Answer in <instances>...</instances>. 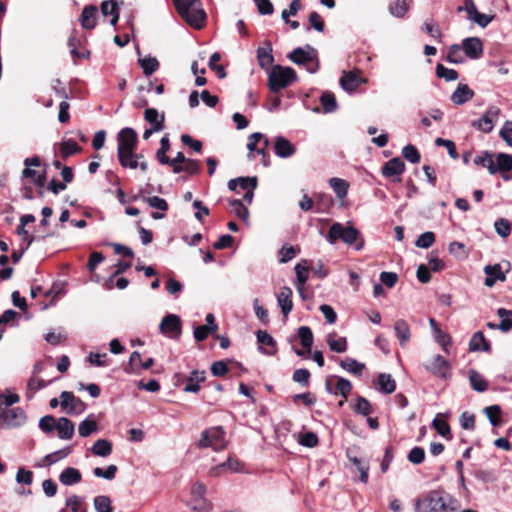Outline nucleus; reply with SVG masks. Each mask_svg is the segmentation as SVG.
<instances>
[{
    "instance_id": "37998d69",
    "label": "nucleus",
    "mask_w": 512,
    "mask_h": 512,
    "mask_svg": "<svg viewBox=\"0 0 512 512\" xmlns=\"http://www.w3.org/2000/svg\"><path fill=\"white\" fill-rule=\"evenodd\" d=\"M329 184L338 198L343 199L347 195L349 184L345 180L340 178H331L329 180Z\"/></svg>"
},
{
    "instance_id": "20e7f679",
    "label": "nucleus",
    "mask_w": 512,
    "mask_h": 512,
    "mask_svg": "<svg viewBox=\"0 0 512 512\" xmlns=\"http://www.w3.org/2000/svg\"><path fill=\"white\" fill-rule=\"evenodd\" d=\"M225 430L221 426L210 427L200 434L197 443L198 448H212L214 451H222L227 446Z\"/></svg>"
},
{
    "instance_id": "e433bc0d",
    "label": "nucleus",
    "mask_w": 512,
    "mask_h": 512,
    "mask_svg": "<svg viewBox=\"0 0 512 512\" xmlns=\"http://www.w3.org/2000/svg\"><path fill=\"white\" fill-rule=\"evenodd\" d=\"M95 456L107 457L112 453V444L106 439H98L91 447Z\"/></svg>"
},
{
    "instance_id": "603ef678",
    "label": "nucleus",
    "mask_w": 512,
    "mask_h": 512,
    "mask_svg": "<svg viewBox=\"0 0 512 512\" xmlns=\"http://www.w3.org/2000/svg\"><path fill=\"white\" fill-rule=\"evenodd\" d=\"M225 470H229L231 472H238L241 470V464L238 461V459L229 457L226 462H223L222 464L216 466L215 468H213L212 471L215 474H218V472Z\"/></svg>"
},
{
    "instance_id": "c85d7f7f",
    "label": "nucleus",
    "mask_w": 512,
    "mask_h": 512,
    "mask_svg": "<svg viewBox=\"0 0 512 512\" xmlns=\"http://www.w3.org/2000/svg\"><path fill=\"white\" fill-rule=\"evenodd\" d=\"M412 4L413 0H394L389 5V12L396 18H403Z\"/></svg>"
},
{
    "instance_id": "4d7b16f0",
    "label": "nucleus",
    "mask_w": 512,
    "mask_h": 512,
    "mask_svg": "<svg viewBox=\"0 0 512 512\" xmlns=\"http://www.w3.org/2000/svg\"><path fill=\"white\" fill-rule=\"evenodd\" d=\"M70 453H71V448L66 447V448L60 449L58 451H55L53 453L47 454L43 460L46 462L47 465L50 466V465L58 462L59 460L66 458Z\"/></svg>"
},
{
    "instance_id": "f257e3e1",
    "label": "nucleus",
    "mask_w": 512,
    "mask_h": 512,
    "mask_svg": "<svg viewBox=\"0 0 512 512\" xmlns=\"http://www.w3.org/2000/svg\"><path fill=\"white\" fill-rule=\"evenodd\" d=\"M20 397L15 393L0 394V429H13L22 426L26 413L20 407H12Z\"/></svg>"
},
{
    "instance_id": "a19ab883",
    "label": "nucleus",
    "mask_w": 512,
    "mask_h": 512,
    "mask_svg": "<svg viewBox=\"0 0 512 512\" xmlns=\"http://www.w3.org/2000/svg\"><path fill=\"white\" fill-rule=\"evenodd\" d=\"M497 315L502 319L498 324V329L502 332H508L512 329V311L505 308H499Z\"/></svg>"
},
{
    "instance_id": "5701e85b",
    "label": "nucleus",
    "mask_w": 512,
    "mask_h": 512,
    "mask_svg": "<svg viewBox=\"0 0 512 512\" xmlns=\"http://www.w3.org/2000/svg\"><path fill=\"white\" fill-rule=\"evenodd\" d=\"M82 474L79 469L74 467H66L59 475V481L64 486H73L80 483Z\"/></svg>"
},
{
    "instance_id": "58836bf2",
    "label": "nucleus",
    "mask_w": 512,
    "mask_h": 512,
    "mask_svg": "<svg viewBox=\"0 0 512 512\" xmlns=\"http://www.w3.org/2000/svg\"><path fill=\"white\" fill-rule=\"evenodd\" d=\"M339 364L344 370L357 376L361 375L365 369V365L363 363L349 357L341 360Z\"/></svg>"
},
{
    "instance_id": "de8ad7c7",
    "label": "nucleus",
    "mask_w": 512,
    "mask_h": 512,
    "mask_svg": "<svg viewBox=\"0 0 512 512\" xmlns=\"http://www.w3.org/2000/svg\"><path fill=\"white\" fill-rule=\"evenodd\" d=\"M170 149V142L168 135L162 137L160 141V148L156 152V158L161 164H167L170 162V158L166 155L168 150Z\"/></svg>"
},
{
    "instance_id": "b1692460",
    "label": "nucleus",
    "mask_w": 512,
    "mask_h": 512,
    "mask_svg": "<svg viewBox=\"0 0 512 512\" xmlns=\"http://www.w3.org/2000/svg\"><path fill=\"white\" fill-rule=\"evenodd\" d=\"M394 331L401 347H405L411 338V330L408 323L398 319L394 324Z\"/></svg>"
},
{
    "instance_id": "2f4dec72",
    "label": "nucleus",
    "mask_w": 512,
    "mask_h": 512,
    "mask_svg": "<svg viewBox=\"0 0 512 512\" xmlns=\"http://www.w3.org/2000/svg\"><path fill=\"white\" fill-rule=\"evenodd\" d=\"M446 415L447 414L442 413L437 414V416L433 419L431 425L439 435H441L445 439L450 440L452 438L450 426L444 419H442Z\"/></svg>"
},
{
    "instance_id": "8fccbe9b",
    "label": "nucleus",
    "mask_w": 512,
    "mask_h": 512,
    "mask_svg": "<svg viewBox=\"0 0 512 512\" xmlns=\"http://www.w3.org/2000/svg\"><path fill=\"white\" fill-rule=\"evenodd\" d=\"M324 112L331 113L337 108L335 95L329 91L324 92L320 98Z\"/></svg>"
},
{
    "instance_id": "6ab92c4d",
    "label": "nucleus",
    "mask_w": 512,
    "mask_h": 512,
    "mask_svg": "<svg viewBox=\"0 0 512 512\" xmlns=\"http://www.w3.org/2000/svg\"><path fill=\"white\" fill-rule=\"evenodd\" d=\"M140 197L150 207L161 211V212H152L151 213V217L153 219L158 220V219L164 218L165 215H164L163 212L168 210V203H167V201L165 199L160 198L158 196H149V197L140 196Z\"/></svg>"
},
{
    "instance_id": "423d86ee",
    "label": "nucleus",
    "mask_w": 512,
    "mask_h": 512,
    "mask_svg": "<svg viewBox=\"0 0 512 512\" xmlns=\"http://www.w3.org/2000/svg\"><path fill=\"white\" fill-rule=\"evenodd\" d=\"M288 57L293 63L305 66L310 73H315L319 68L317 51L310 45L295 48Z\"/></svg>"
},
{
    "instance_id": "a878e982",
    "label": "nucleus",
    "mask_w": 512,
    "mask_h": 512,
    "mask_svg": "<svg viewBox=\"0 0 512 512\" xmlns=\"http://www.w3.org/2000/svg\"><path fill=\"white\" fill-rule=\"evenodd\" d=\"M473 96L474 92L468 87V85L459 84L451 95V101L457 105H462L471 100Z\"/></svg>"
},
{
    "instance_id": "3c124183",
    "label": "nucleus",
    "mask_w": 512,
    "mask_h": 512,
    "mask_svg": "<svg viewBox=\"0 0 512 512\" xmlns=\"http://www.w3.org/2000/svg\"><path fill=\"white\" fill-rule=\"evenodd\" d=\"M298 337L301 341V344L308 351L311 350V346L313 344V333L311 329L307 326H301L298 328Z\"/></svg>"
},
{
    "instance_id": "412c9836",
    "label": "nucleus",
    "mask_w": 512,
    "mask_h": 512,
    "mask_svg": "<svg viewBox=\"0 0 512 512\" xmlns=\"http://www.w3.org/2000/svg\"><path fill=\"white\" fill-rule=\"evenodd\" d=\"M98 17V9L94 5H87L83 8L80 23L82 28L90 30L95 28Z\"/></svg>"
},
{
    "instance_id": "6e6d98bb",
    "label": "nucleus",
    "mask_w": 512,
    "mask_h": 512,
    "mask_svg": "<svg viewBox=\"0 0 512 512\" xmlns=\"http://www.w3.org/2000/svg\"><path fill=\"white\" fill-rule=\"evenodd\" d=\"M65 505L71 512H86L83 499L78 495L69 496L65 501Z\"/></svg>"
},
{
    "instance_id": "bf43d9fd",
    "label": "nucleus",
    "mask_w": 512,
    "mask_h": 512,
    "mask_svg": "<svg viewBox=\"0 0 512 512\" xmlns=\"http://www.w3.org/2000/svg\"><path fill=\"white\" fill-rule=\"evenodd\" d=\"M44 387H46V383L44 380L36 379V378L29 379V381L27 383V391H26L27 399H32L34 397L35 393Z\"/></svg>"
},
{
    "instance_id": "7c9ffc66",
    "label": "nucleus",
    "mask_w": 512,
    "mask_h": 512,
    "mask_svg": "<svg viewBox=\"0 0 512 512\" xmlns=\"http://www.w3.org/2000/svg\"><path fill=\"white\" fill-rule=\"evenodd\" d=\"M101 12L103 16H111L110 24L115 26L119 19V9L115 0H105L101 3Z\"/></svg>"
},
{
    "instance_id": "c756f323",
    "label": "nucleus",
    "mask_w": 512,
    "mask_h": 512,
    "mask_svg": "<svg viewBox=\"0 0 512 512\" xmlns=\"http://www.w3.org/2000/svg\"><path fill=\"white\" fill-rule=\"evenodd\" d=\"M248 191L249 189H255L257 187L256 177H239L228 181V188L232 191H236L237 187Z\"/></svg>"
},
{
    "instance_id": "4468645a",
    "label": "nucleus",
    "mask_w": 512,
    "mask_h": 512,
    "mask_svg": "<svg viewBox=\"0 0 512 512\" xmlns=\"http://www.w3.org/2000/svg\"><path fill=\"white\" fill-rule=\"evenodd\" d=\"M60 399L61 407L67 414H81L86 408L84 402L75 397L72 392L63 391Z\"/></svg>"
},
{
    "instance_id": "c9c22d12",
    "label": "nucleus",
    "mask_w": 512,
    "mask_h": 512,
    "mask_svg": "<svg viewBox=\"0 0 512 512\" xmlns=\"http://www.w3.org/2000/svg\"><path fill=\"white\" fill-rule=\"evenodd\" d=\"M257 59L260 67L263 69L267 70L272 65L274 58L270 44L267 47H259L257 49Z\"/></svg>"
},
{
    "instance_id": "13d9d810",
    "label": "nucleus",
    "mask_w": 512,
    "mask_h": 512,
    "mask_svg": "<svg viewBox=\"0 0 512 512\" xmlns=\"http://www.w3.org/2000/svg\"><path fill=\"white\" fill-rule=\"evenodd\" d=\"M117 470H118L117 466L114 464H111L106 469H102L100 467L94 468L93 474H94V476H96L98 478L112 480L115 478Z\"/></svg>"
},
{
    "instance_id": "5fc2aeb1",
    "label": "nucleus",
    "mask_w": 512,
    "mask_h": 512,
    "mask_svg": "<svg viewBox=\"0 0 512 512\" xmlns=\"http://www.w3.org/2000/svg\"><path fill=\"white\" fill-rule=\"evenodd\" d=\"M94 508L97 512H113L112 502L108 496L100 495L94 498Z\"/></svg>"
},
{
    "instance_id": "a18cd8bd",
    "label": "nucleus",
    "mask_w": 512,
    "mask_h": 512,
    "mask_svg": "<svg viewBox=\"0 0 512 512\" xmlns=\"http://www.w3.org/2000/svg\"><path fill=\"white\" fill-rule=\"evenodd\" d=\"M98 430V425L95 420L92 419H84L78 427V433L81 437L86 438L90 436L92 433Z\"/></svg>"
},
{
    "instance_id": "ea45409f",
    "label": "nucleus",
    "mask_w": 512,
    "mask_h": 512,
    "mask_svg": "<svg viewBox=\"0 0 512 512\" xmlns=\"http://www.w3.org/2000/svg\"><path fill=\"white\" fill-rule=\"evenodd\" d=\"M327 344L329 348L336 353H343L347 350V341L345 337L336 338L334 334L327 336Z\"/></svg>"
},
{
    "instance_id": "f8f14e48",
    "label": "nucleus",
    "mask_w": 512,
    "mask_h": 512,
    "mask_svg": "<svg viewBox=\"0 0 512 512\" xmlns=\"http://www.w3.org/2000/svg\"><path fill=\"white\" fill-rule=\"evenodd\" d=\"M191 27L201 29L206 23V13L201 1L187 9V13H178Z\"/></svg>"
},
{
    "instance_id": "ddd939ff",
    "label": "nucleus",
    "mask_w": 512,
    "mask_h": 512,
    "mask_svg": "<svg viewBox=\"0 0 512 512\" xmlns=\"http://www.w3.org/2000/svg\"><path fill=\"white\" fill-rule=\"evenodd\" d=\"M425 369L441 379H448L451 375L449 362L439 354L434 355L432 359L425 364Z\"/></svg>"
},
{
    "instance_id": "6e6552de",
    "label": "nucleus",
    "mask_w": 512,
    "mask_h": 512,
    "mask_svg": "<svg viewBox=\"0 0 512 512\" xmlns=\"http://www.w3.org/2000/svg\"><path fill=\"white\" fill-rule=\"evenodd\" d=\"M207 492L206 486L202 483H195L191 488V499L189 506L195 512H209L212 504L205 497Z\"/></svg>"
},
{
    "instance_id": "a211bd4d",
    "label": "nucleus",
    "mask_w": 512,
    "mask_h": 512,
    "mask_svg": "<svg viewBox=\"0 0 512 512\" xmlns=\"http://www.w3.org/2000/svg\"><path fill=\"white\" fill-rule=\"evenodd\" d=\"M274 152L280 158H289L295 154L296 148L287 138L277 136L274 140Z\"/></svg>"
},
{
    "instance_id": "49530a36",
    "label": "nucleus",
    "mask_w": 512,
    "mask_h": 512,
    "mask_svg": "<svg viewBox=\"0 0 512 512\" xmlns=\"http://www.w3.org/2000/svg\"><path fill=\"white\" fill-rule=\"evenodd\" d=\"M309 265L307 261H302L295 266L296 286L305 285L308 280Z\"/></svg>"
},
{
    "instance_id": "09e8293b",
    "label": "nucleus",
    "mask_w": 512,
    "mask_h": 512,
    "mask_svg": "<svg viewBox=\"0 0 512 512\" xmlns=\"http://www.w3.org/2000/svg\"><path fill=\"white\" fill-rule=\"evenodd\" d=\"M229 205L231 206L235 215L243 220L247 221L249 218V211L246 206L243 204L242 200L234 199L229 201Z\"/></svg>"
},
{
    "instance_id": "9d476101",
    "label": "nucleus",
    "mask_w": 512,
    "mask_h": 512,
    "mask_svg": "<svg viewBox=\"0 0 512 512\" xmlns=\"http://www.w3.org/2000/svg\"><path fill=\"white\" fill-rule=\"evenodd\" d=\"M160 332L170 338L178 340L182 334V322L178 315L168 314L160 322Z\"/></svg>"
},
{
    "instance_id": "cd10ccee",
    "label": "nucleus",
    "mask_w": 512,
    "mask_h": 512,
    "mask_svg": "<svg viewBox=\"0 0 512 512\" xmlns=\"http://www.w3.org/2000/svg\"><path fill=\"white\" fill-rule=\"evenodd\" d=\"M205 378V371H192L183 390L189 393H197L200 390V383L203 382Z\"/></svg>"
},
{
    "instance_id": "e2e57ef3",
    "label": "nucleus",
    "mask_w": 512,
    "mask_h": 512,
    "mask_svg": "<svg viewBox=\"0 0 512 512\" xmlns=\"http://www.w3.org/2000/svg\"><path fill=\"white\" fill-rule=\"evenodd\" d=\"M221 55L218 52L213 53L209 59V68L216 72L219 78H224L226 76L225 69L222 65H218L217 62L220 61Z\"/></svg>"
},
{
    "instance_id": "774afa93",
    "label": "nucleus",
    "mask_w": 512,
    "mask_h": 512,
    "mask_svg": "<svg viewBox=\"0 0 512 512\" xmlns=\"http://www.w3.org/2000/svg\"><path fill=\"white\" fill-rule=\"evenodd\" d=\"M57 421L51 415L42 417L39 421V427L44 433H51L56 429Z\"/></svg>"
},
{
    "instance_id": "052dcab7",
    "label": "nucleus",
    "mask_w": 512,
    "mask_h": 512,
    "mask_svg": "<svg viewBox=\"0 0 512 512\" xmlns=\"http://www.w3.org/2000/svg\"><path fill=\"white\" fill-rule=\"evenodd\" d=\"M436 75L439 78H444L446 81H455L458 79V72L456 70L446 68L442 64L436 66Z\"/></svg>"
},
{
    "instance_id": "79ce46f5",
    "label": "nucleus",
    "mask_w": 512,
    "mask_h": 512,
    "mask_svg": "<svg viewBox=\"0 0 512 512\" xmlns=\"http://www.w3.org/2000/svg\"><path fill=\"white\" fill-rule=\"evenodd\" d=\"M138 62L146 76L152 75L159 68V62L155 57L139 58Z\"/></svg>"
},
{
    "instance_id": "338daca9",
    "label": "nucleus",
    "mask_w": 512,
    "mask_h": 512,
    "mask_svg": "<svg viewBox=\"0 0 512 512\" xmlns=\"http://www.w3.org/2000/svg\"><path fill=\"white\" fill-rule=\"evenodd\" d=\"M407 459L409 462H411L412 464L414 465H419L421 464L424 459H425V451L423 448L421 447H413L408 455H407Z\"/></svg>"
},
{
    "instance_id": "864d4df0",
    "label": "nucleus",
    "mask_w": 512,
    "mask_h": 512,
    "mask_svg": "<svg viewBox=\"0 0 512 512\" xmlns=\"http://www.w3.org/2000/svg\"><path fill=\"white\" fill-rule=\"evenodd\" d=\"M81 147L72 139L64 140L60 146L61 155L67 158L73 154L78 153Z\"/></svg>"
},
{
    "instance_id": "680f3d73",
    "label": "nucleus",
    "mask_w": 512,
    "mask_h": 512,
    "mask_svg": "<svg viewBox=\"0 0 512 512\" xmlns=\"http://www.w3.org/2000/svg\"><path fill=\"white\" fill-rule=\"evenodd\" d=\"M403 157L409 162L416 164L420 162L421 156L414 145L408 144L402 149Z\"/></svg>"
},
{
    "instance_id": "7ed1b4c3",
    "label": "nucleus",
    "mask_w": 512,
    "mask_h": 512,
    "mask_svg": "<svg viewBox=\"0 0 512 512\" xmlns=\"http://www.w3.org/2000/svg\"><path fill=\"white\" fill-rule=\"evenodd\" d=\"M117 153L120 164L124 168H138V161L134 159L133 151L137 144V133L130 127L123 128L117 135Z\"/></svg>"
},
{
    "instance_id": "0eeeda50",
    "label": "nucleus",
    "mask_w": 512,
    "mask_h": 512,
    "mask_svg": "<svg viewBox=\"0 0 512 512\" xmlns=\"http://www.w3.org/2000/svg\"><path fill=\"white\" fill-rule=\"evenodd\" d=\"M359 231L353 226H344L339 222H335L329 229L326 240L330 244H335L338 240H342L345 244L351 245L356 242Z\"/></svg>"
},
{
    "instance_id": "69168bd1",
    "label": "nucleus",
    "mask_w": 512,
    "mask_h": 512,
    "mask_svg": "<svg viewBox=\"0 0 512 512\" xmlns=\"http://www.w3.org/2000/svg\"><path fill=\"white\" fill-rule=\"evenodd\" d=\"M354 410L358 414L368 416L372 413V406L366 398L359 396L357 398Z\"/></svg>"
},
{
    "instance_id": "4c0bfd02",
    "label": "nucleus",
    "mask_w": 512,
    "mask_h": 512,
    "mask_svg": "<svg viewBox=\"0 0 512 512\" xmlns=\"http://www.w3.org/2000/svg\"><path fill=\"white\" fill-rule=\"evenodd\" d=\"M379 391L385 394H391L396 389L395 380L390 374L381 373L378 377Z\"/></svg>"
},
{
    "instance_id": "2eb2a0df",
    "label": "nucleus",
    "mask_w": 512,
    "mask_h": 512,
    "mask_svg": "<svg viewBox=\"0 0 512 512\" xmlns=\"http://www.w3.org/2000/svg\"><path fill=\"white\" fill-rule=\"evenodd\" d=\"M405 171V163L399 158L395 157L385 162L382 166L381 172L386 178H393L394 182L399 183L401 181L400 175Z\"/></svg>"
},
{
    "instance_id": "bb28decb",
    "label": "nucleus",
    "mask_w": 512,
    "mask_h": 512,
    "mask_svg": "<svg viewBox=\"0 0 512 512\" xmlns=\"http://www.w3.org/2000/svg\"><path fill=\"white\" fill-rule=\"evenodd\" d=\"M144 119L153 127V130H163L165 116L155 108H147L144 112Z\"/></svg>"
},
{
    "instance_id": "f3484780",
    "label": "nucleus",
    "mask_w": 512,
    "mask_h": 512,
    "mask_svg": "<svg viewBox=\"0 0 512 512\" xmlns=\"http://www.w3.org/2000/svg\"><path fill=\"white\" fill-rule=\"evenodd\" d=\"M465 55L471 59H478L483 54V44L478 37H468L462 42Z\"/></svg>"
},
{
    "instance_id": "1a4fd4ad",
    "label": "nucleus",
    "mask_w": 512,
    "mask_h": 512,
    "mask_svg": "<svg viewBox=\"0 0 512 512\" xmlns=\"http://www.w3.org/2000/svg\"><path fill=\"white\" fill-rule=\"evenodd\" d=\"M500 114L501 110L499 107L490 105L481 118L472 122V126L483 133H490Z\"/></svg>"
},
{
    "instance_id": "39448f33",
    "label": "nucleus",
    "mask_w": 512,
    "mask_h": 512,
    "mask_svg": "<svg viewBox=\"0 0 512 512\" xmlns=\"http://www.w3.org/2000/svg\"><path fill=\"white\" fill-rule=\"evenodd\" d=\"M295 79L296 73L292 68L275 65L269 73L268 86L276 93L289 86Z\"/></svg>"
},
{
    "instance_id": "f03ea898",
    "label": "nucleus",
    "mask_w": 512,
    "mask_h": 512,
    "mask_svg": "<svg viewBox=\"0 0 512 512\" xmlns=\"http://www.w3.org/2000/svg\"><path fill=\"white\" fill-rule=\"evenodd\" d=\"M417 512H456L458 501L438 490L419 497L415 504Z\"/></svg>"
},
{
    "instance_id": "393cba45",
    "label": "nucleus",
    "mask_w": 512,
    "mask_h": 512,
    "mask_svg": "<svg viewBox=\"0 0 512 512\" xmlns=\"http://www.w3.org/2000/svg\"><path fill=\"white\" fill-rule=\"evenodd\" d=\"M56 430L60 439L69 440L74 435L75 426L68 418L61 417L57 420Z\"/></svg>"
},
{
    "instance_id": "9b49d317",
    "label": "nucleus",
    "mask_w": 512,
    "mask_h": 512,
    "mask_svg": "<svg viewBox=\"0 0 512 512\" xmlns=\"http://www.w3.org/2000/svg\"><path fill=\"white\" fill-rule=\"evenodd\" d=\"M465 11L467 14V19L476 23L481 28H485L489 25V23L494 19V15H487L480 13L473 0H464V6H459L457 8L458 12Z\"/></svg>"
},
{
    "instance_id": "f704fd0d",
    "label": "nucleus",
    "mask_w": 512,
    "mask_h": 512,
    "mask_svg": "<svg viewBox=\"0 0 512 512\" xmlns=\"http://www.w3.org/2000/svg\"><path fill=\"white\" fill-rule=\"evenodd\" d=\"M336 386L335 390H332L329 382H326V389L329 393L334 394H340L344 398H347L348 394L350 393L352 386L349 380L343 378V377H336Z\"/></svg>"
},
{
    "instance_id": "c03bdc74",
    "label": "nucleus",
    "mask_w": 512,
    "mask_h": 512,
    "mask_svg": "<svg viewBox=\"0 0 512 512\" xmlns=\"http://www.w3.org/2000/svg\"><path fill=\"white\" fill-rule=\"evenodd\" d=\"M469 380L472 388L477 392H484L487 389V382L482 377L481 374H479L475 370L469 371Z\"/></svg>"
},
{
    "instance_id": "dca6fc26",
    "label": "nucleus",
    "mask_w": 512,
    "mask_h": 512,
    "mask_svg": "<svg viewBox=\"0 0 512 512\" xmlns=\"http://www.w3.org/2000/svg\"><path fill=\"white\" fill-rule=\"evenodd\" d=\"M496 173L499 172L503 180L512 179V155L498 153L495 160Z\"/></svg>"
},
{
    "instance_id": "473e14b6",
    "label": "nucleus",
    "mask_w": 512,
    "mask_h": 512,
    "mask_svg": "<svg viewBox=\"0 0 512 512\" xmlns=\"http://www.w3.org/2000/svg\"><path fill=\"white\" fill-rule=\"evenodd\" d=\"M491 345L484 337L483 332L477 331L469 342L470 351H490Z\"/></svg>"
},
{
    "instance_id": "72a5a7b5",
    "label": "nucleus",
    "mask_w": 512,
    "mask_h": 512,
    "mask_svg": "<svg viewBox=\"0 0 512 512\" xmlns=\"http://www.w3.org/2000/svg\"><path fill=\"white\" fill-rule=\"evenodd\" d=\"M347 456L360 473V481L366 484L368 482L369 463L356 456H352L350 451L347 452Z\"/></svg>"
},
{
    "instance_id": "0e129e2a",
    "label": "nucleus",
    "mask_w": 512,
    "mask_h": 512,
    "mask_svg": "<svg viewBox=\"0 0 512 512\" xmlns=\"http://www.w3.org/2000/svg\"><path fill=\"white\" fill-rule=\"evenodd\" d=\"M435 242V235L433 232L427 231L422 233L416 240L415 245L419 248L427 249Z\"/></svg>"
},
{
    "instance_id": "4be33fe9",
    "label": "nucleus",
    "mask_w": 512,
    "mask_h": 512,
    "mask_svg": "<svg viewBox=\"0 0 512 512\" xmlns=\"http://www.w3.org/2000/svg\"><path fill=\"white\" fill-rule=\"evenodd\" d=\"M363 82L365 80L360 78L354 71L343 72L340 78L341 87L349 93L355 91Z\"/></svg>"
},
{
    "instance_id": "aec40b11",
    "label": "nucleus",
    "mask_w": 512,
    "mask_h": 512,
    "mask_svg": "<svg viewBox=\"0 0 512 512\" xmlns=\"http://www.w3.org/2000/svg\"><path fill=\"white\" fill-rule=\"evenodd\" d=\"M292 294V289L284 286L280 289L277 295V303L281 308L284 317H287L293 309Z\"/></svg>"
}]
</instances>
